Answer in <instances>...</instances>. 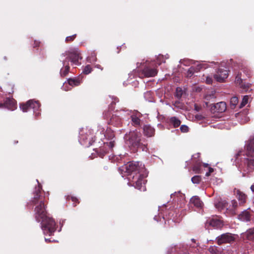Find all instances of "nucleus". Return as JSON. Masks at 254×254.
<instances>
[{
  "mask_svg": "<svg viewBox=\"0 0 254 254\" xmlns=\"http://www.w3.org/2000/svg\"><path fill=\"white\" fill-rule=\"evenodd\" d=\"M203 166L204 167H207L208 166V164L204 163Z\"/></svg>",
  "mask_w": 254,
  "mask_h": 254,
  "instance_id": "nucleus-53",
  "label": "nucleus"
},
{
  "mask_svg": "<svg viewBox=\"0 0 254 254\" xmlns=\"http://www.w3.org/2000/svg\"><path fill=\"white\" fill-rule=\"evenodd\" d=\"M142 73L144 76L153 77L157 74V71L155 68H150L146 67L142 70Z\"/></svg>",
  "mask_w": 254,
  "mask_h": 254,
  "instance_id": "nucleus-16",
  "label": "nucleus"
},
{
  "mask_svg": "<svg viewBox=\"0 0 254 254\" xmlns=\"http://www.w3.org/2000/svg\"><path fill=\"white\" fill-rule=\"evenodd\" d=\"M238 103V98L237 97L234 96L230 99V106L231 108H234Z\"/></svg>",
  "mask_w": 254,
  "mask_h": 254,
  "instance_id": "nucleus-28",
  "label": "nucleus"
},
{
  "mask_svg": "<svg viewBox=\"0 0 254 254\" xmlns=\"http://www.w3.org/2000/svg\"><path fill=\"white\" fill-rule=\"evenodd\" d=\"M201 165L200 162L197 161L193 165L192 170L195 173H200L201 172Z\"/></svg>",
  "mask_w": 254,
  "mask_h": 254,
  "instance_id": "nucleus-27",
  "label": "nucleus"
},
{
  "mask_svg": "<svg viewBox=\"0 0 254 254\" xmlns=\"http://www.w3.org/2000/svg\"><path fill=\"white\" fill-rule=\"evenodd\" d=\"M80 59H81V58L80 56V52L77 48H70L62 54L60 58V60L63 64V67L60 70L61 76H65L69 72V61L73 64L77 65L80 64L79 60Z\"/></svg>",
  "mask_w": 254,
  "mask_h": 254,
  "instance_id": "nucleus-3",
  "label": "nucleus"
},
{
  "mask_svg": "<svg viewBox=\"0 0 254 254\" xmlns=\"http://www.w3.org/2000/svg\"><path fill=\"white\" fill-rule=\"evenodd\" d=\"M101 129V132H104V129L103 128H102Z\"/></svg>",
  "mask_w": 254,
  "mask_h": 254,
  "instance_id": "nucleus-54",
  "label": "nucleus"
},
{
  "mask_svg": "<svg viewBox=\"0 0 254 254\" xmlns=\"http://www.w3.org/2000/svg\"><path fill=\"white\" fill-rule=\"evenodd\" d=\"M92 71V68L90 65H87L83 70V72L85 74L90 73Z\"/></svg>",
  "mask_w": 254,
  "mask_h": 254,
  "instance_id": "nucleus-33",
  "label": "nucleus"
},
{
  "mask_svg": "<svg viewBox=\"0 0 254 254\" xmlns=\"http://www.w3.org/2000/svg\"><path fill=\"white\" fill-rule=\"evenodd\" d=\"M71 198H72V200L73 201H74L75 200H77V199L76 198H75V197H72Z\"/></svg>",
  "mask_w": 254,
  "mask_h": 254,
  "instance_id": "nucleus-51",
  "label": "nucleus"
},
{
  "mask_svg": "<svg viewBox=\"0 0 254 254\" xmlns=\"http://www.w3.org/2000/svg\"><path fill=\"white\" fill-rule=\"evenodd\" d=\"M140 117V113L138 112H136L133 115H131V119L132 122L134 126H139L140 125V120L139 119V117Z\"/></svg>",
  "mask_w": 254,
  "mask_h": 254,
  "instance_id": "nucleus-23",
  "label": "nucleus"
},
{
  "mask_svg": "<svg viewBox=\"0 0 254 254\" xmlns=\"http://www.w3.org/2000/svg\"><path fill=\"white\" fill-rule=\"evenodd\" d=\"M40 106L38 101L30 100L26 104H20V108L24 112H27L29 109H33L35 116H38L40 114L38 111Z\"/></svg>",
  "mask_w": 254,
  "mask_h": 254,
  "instance_id": "nucleus-6",
  "label": "nucleus"
},
{
  "mask_svg": "<svg viewBox=\"0 0 254 254\" xmlns=\"http://www.w3.org/2000/svg\"><path fill=\"white\" fill-rule=\"evenodd\" d=\"M239 168L243 169L245 172H252L254 170V159L244 158V160L239 164Z\"/></svg>",
  "mask_w": 254,
  "mask_h": 254,
  "instance_id": "nucleus-10",
  "label": "nucleus"
},
{
  "mask_svg": "<svg viewBox=\"0 0 254 254\" xmlns=\"http://www.w3.org/2000/svg\"><path fill=\"white\" fill-rule=\"evenodd\" d=\"M209 224L210 226L214 228L219 229L222 227L223 224L221 221L217 219H211L209 221Z\"/></svg>",
  "mask_w": 254,
  "mask_h": 254,
  "instance_id": "nucleus-20",
  "label": "nucleus"
},
{
  "mask_svg": "<svg viewBox=\"0 0 254 254\" xmlns=\"http://www.w3.org/2000/svg\"><path fill=\"white\" fill-rule=\"evenodd\" d=\"M154 219L155 220H156L157 221H159V219H158V216H155L154 217Z\"/></svg>",
  "mask_w": 254,
  "mask_h": 254,
  "instance_id": "nucleus-47",
  "label": "nucleus"
},
{
  "mask_svg": "<svg viewBox=\"0 0 254 254\" xmlns=\"http://www.w3.org/2000/svg\"><path fill=\"white\" fill-rule=\"evenodd\" d=\"M223 204V207H226V206H225V203H223V204Z\"/></svg>",
  "mask_w": 254,
  "mask_h": 254,
  "instance_id": "nucleus-55",
  "label": "nucleus"
},
{
  "mask_svg": "<svg viewBox=\"0 0 254 254\" xmlns=\"http://www.w3.org/2000/svg\"><path fill=\"white\" fill-rule=\"evenodd\" d=\"M241 70V71H239L236 75L235 83L245 91H248L250 84L246 83L244 81H245L247 78L251 77V71L247 67L242 68Z\"/></svg>",
  "mask_w": 254,
  "mask_h": 254,
  "instance_id": "nucleus-4",
  "label": "nucleus"
},
{
  "mask_svg": "<svg viewBox=\"0 0 254 254\" xmlns=\"http://www.w3.org/2000/svg\"><path fill=\"white\" fill-rule=\"evenodd\" d=\"M212 78L210 76H206V83L207 84H211L212 83Z\"/></svg>",
  "mask_w": 254,
  "mask_h": 254,
  "instance_id": "nucleus-37",
  "label": "nucleus"
},
{
  "mask_svg": "<svg viewBox=\"0 0 254 254\" xmlns=\"http://www.w3.org/2000/svg\"><path fill=\"white\" fill-rule=\"evenodd\" d=\"M169 123L174 127H179L181 124V121L176 117H172L169 118Z\"/></svg>",
  "mask_w": 254,
  "mask_h": 254,
  "instance_id": "nucleus-24",
  "label": "nucleus"
},
{
  "mask_svg": "<svg viewBox=\"0 0 254 254\" xmlns=\"http://www.w3.org/2000/svg\"><path fill=\"white\" fill-rule=\"evenodd\" d=\"M36 181L38 183V187L35 188L34 197L32 200L33 204L36 205L34 210L35 218L37 222H41V227L44 234L50 236L53 235L56 230V223L52 218L47 215L44 198L40 194L41 186L38 180Z\"/></svg>",
  "mask_w": 254,
  "mask_h": 254,
  "instance_id": "nucleus-1",
  "label": "nucleus"
},
{
  "mask_svg": "<svg viewBox=\"0 0 254 254\" xmlns=\"http://www.w3.org/2000/svg\"><path fill=\"white\" fill-rule=\"evenodd\" d=\"M237 194V197L239 200L240 201V203H244L246 202V195L245 194L240 191L239 190H237L236 191Z\"/></svg>",
  "mask_w": 254,
  "mask_h": 254,
  "instance_id": "nucleus-25",
  "label": "nucleus"
},
{
  "mask_svg": "<svg viewBox=\"0 0 254 254\" xmlns=\"http://www.w3.org/2000/svg\"><path fill=\"white\" fill-rule=\"evenodd\" d=\"M113 100H114V101L115 102H118L119 100L116 97H113Z\"/></svg>",
  "mask_w": 254,
  "mask_h": 254,
  "instance_id": "nucleus-46",
  "label": "nucleus"
},
{
  "mask_svg": "<svg viewBox=\"0 0 254 254\" xmlns=\"http://www.w3.org/2000/svg\"><path fill=\"white\" fill-rule=\"evenodd\" d=\"M237 236L231 233H225L218 236L216 238V240L218 245L225 243L231 244L233 243L236 239Z\"/></svg>",
  "mask_w": 254,
  "mask_h": 254,
  "instance_id": "nucleus-7",
  "label": "nucleus"
},
{
  "mask_svg": "<svg viewBox=\"0 0 254 254\" xmlns=\"http://www.w3.org/2000/svg\"><path fill=\"white\" fill-rule=\"evenodd\" d=\"M249 100V96L246 95L245 96L242 101V102L240 104V108H242L244 107L248 102Z\"/></svg>",
  "mask_w": 254,
  "mask_h": 254,
  "instance_id": "nucleus-30",
  "label": "nucleus"
},
{
  "mask_svg": "<svg viewBox=\"0 0 254 254\" xmlns=\"http://www.w3.org/2000/svg\"><path fill=\"white\" fill-rule=\"evenodd\" d=\"M143 129L144 134L147 137L153 136L155 134V129L150 125H145Z\"/></svg>",
  "mask_w": 254,
  "mask_h": 254,
  "instance_id": "nucleus-17",
  "label": "nucleus"
},
{
  "mask_svg": "<svg viewBox=\"0 0 254 254\" xmlns=\"http://www.w3.org/2000/svg\"><path fill=\"white\" fill-rule=\"evenodd\" d=\"M141 134L137 130L130 131L128 135L126 134V138L127 139V142L130 146L139 147L141 143Z\"/></svg>",
  "mask_w": 254,
  "mask_h": 254,
  "instance_id": "nucleus-5",
  "label": "nucleus"
},
{
  "mask_svg": "<svg viewBox=\"0 0 254 254\" xmlns=\"http://www.w3.org/2000/svg\"><path fill=\"white\" fill-rule=\"evenodd\" d=\"M104 136L109 141V142L106 143V145L108 146L109 149H112L115 146V139H114V133L110 130H107L106 131V133L104 134Z\"/></svg>",
  "mask_w": 254,
  "mask_h": 254,
  "instance_id": "nucleus-13",
  "label": "nucleus"
},
{
  "mask_svg": "<svg viewBox=\"0 0 254 254\" xmlns=\"http://www.w3.org/2000/svg\"><path fill=\"white\" fill-rule=\"evenodd\" d=\"M113 103L115 104V103H116V102H115V101H112V103H111V104H113Z\"/></svg>",
  "mask_w": 254,
  "mask_h": 254,
  "instance_id": "nucleus-56",
  "label": "nucleus"
},
{
  "mask_svg": "<svg viewBox=\"0 0 254 254\" xmlns=\"http://www.w3.org/2000/svg\"><path fill=\"white\" fill-rule=\"evenodd\" d=\"M213 171V169L211 167H209V171L206 173L205 176H209L210 175V173H212Z\"/></svg>",
  "mask_w": 254,
  "mask_h": 254,
  "instance_id": "nucleus-39",
  "label": "nucleus"
},
{
  "mask_svg": "<svg viewBox=\"0 0 254 254\" xmlns=\"http://www.w3.org/2000/svg\"><path fill=\"white\" fill-rule=\"evenodd\" d=\"M106 154V152L104 151H103V152L101 151V150H100V152H99V155L100 157L103 158L104 156Z\"/></svg>",
  "mask_w": 254,
  "mask_h": 254,
  "instance_id": "nucleus-41",
  "label": "nucleus"
},
{
  "mask_svg": "<svg viewBox=\"0 0 254 254\" xmlns=\"http://www.w3.org/2000/svg\"><path fill=\"white\" fill-rule=\"evenodd\" d=\"M35 44L36 45L35 46H37L39 45V43L38 42L35 41Z\"/></svg>",
  "mask_w": 254,
  "mask_h": 254,
  "instance_id": "nucleus-52",
  "label": "nucleus"
},
{
  "mask_svg": "<svg viewBox=\"0 0 254 254\" xmlns=\"http://www.w3.org/2000/svg\"><path fill=\"white\" fill-rule=\"evenodd\" d=\"M3 107L8 110H14L16 108L15 101L12 98H6L4 104H0V108Z\"/></svg>",
  "mask_w": 254,
  "mask_h": 254,
  "instance_id": "nucleus-14",
  "label": "nucleus"
},
{
  "mask_svg": "<svg viewBox=\"0 0 254 254\" xmlns=\"http://www.w3.org/2000/svg\"><path fill=\"white\" fill-rule=\"evenodd\" d=\"M170 254H187V247L181 244L176 246L172 249Z\"/></svg>",
  "mask_w": 254,
  "mask_h": 254,
  "instance_id": "nucleus-15",
  "label": "nucleus"
},
{
  "mask_svg": "<svg viewBox=\"0 0 254 254\" xmlns=\"http://www.w3.org/2000/svg\"><path fill=\"white\" fill-rule=\"evenodd\" d=\"M162 59H163V56L162 55H159L158 57V59H157V63H158V64H161V60H162Z\"/></svg>",
  "mask_w": 254,
  "mask_h": 254,
  "instance_id": "nucleus-40",
  "label": "nucleus"
},
{
  "mask_svg": "<svg viewBox=\"0 0 254 254\" xmlns=\"http://www.w3.org/2000/svg\"><path fill=\"white\" fill-rule=\"evenodd\" d=\"M211 97V95H206L205 98L206 100L209 99V98Z\"/></svg>",
  "mask_w": 254,
  "mask_h": 254,
  "instance_id": "nucleus-49",
  "label": "nucleus"
},
{
  "mask_svg": "<svg viewBox=\"0 0 254 254\" xmlns=\"http://www.w3.org/2000/svg\"><path fill=\"white\" fill-rule=\"evenodd\" d=\"M238 217L239 219L243 221L248 222L251 220V214L247 210L242 212Z\"/></svg>",
  "mask_w": 254,
  "mask_h": 254,
  "instance_id": "nucleus-22",
  "label": "nucleus"
},
{
  "mask_svg": "<svg viewBox=\"0 0 254 254\" xmlns=\"http://www.w3.org/2000/svg\"><path fill=\"white\" fill-rule=\"evenodd\" d=\"M251 189L252 191L254 192V184L251 186Z\"/></svg>",
  "mask_w": 254,
  "mask_h": 254,
  "instance_id": "nucleus-45",
  "label": "nucleus"
},
{
  "mask_svg": "<svg viewBox=\"0 0 254 254\" xmlns=\"http://www.w3.org/2000/svg\"><path fill=\"white\" fill-rule=\"evenodd\" d=\"M246 155L247 157L253 158L254 156V135L251 136L245 145Z\"/></svg>",
  "mask_w": 254,
  "mask_h": 254,
  "instance_id": "nucleus-12",
  "label": "nucleus"
},
{
  "mask_svg": "<svg viewBox=\"0 0 254 254\" xmlns=\"http://www.w3.org/2000/svg\"><path fill=\"white\" fill-rule=\"evenodd\" d=\"M180 129L182 132H187L189 131V127L186 125H182Z\"/></svg>",
  "mask_w": 254,
  "mask_h": 254,
  "instance_id": "nucleus-35",
  "label": "nucleus"
},
{
  "mask_svg": "<svg viewBox=\"0 0 254 254\" xmlns=\"http://www.w3.org/2000/svg\"><path fill=\"white\" fill-rule=\"evenodd\" d=\"M45 240L46 242H51L52 241L50 240V239H47V238H45Z\"/></svg>",
  "mask_w": 254,
  "mask_h": 254,
  "instance_id": "nucleus-48",
  "label": "nucleus"
},
{
  "mask_svg": "<svg viewBox=\"0 0 254 254\" xmlns=\"http://www.w3.org/2000/svg\"><path fill=\"white\" fill-rule=\"evenodd\" d=\"M75 36H76V34L70 36H68L66 38L65 41L66 42L73 41L74 39V38H75Z\"/></svg>",
  "mask_w": 254,
  "mask_h": 254,
  "instance_id": "nucleus-36",
  "label": "nucleus"
},
{
  "mask_svg": "<svg viewBox=\"0 0 254 254\" xmlns=\"http://www.w3.org/2000/svg\"><path fill=\"white\" fill-rule=\"evenodd\" d=\"M183 94V91L182 89L180 87H177L176 88V96L178 98L180 99L181 98Z\"/></svg>",
  "mask_w": 254,
  "mask_h": 254,
  "instance_id": "nucleus-31",
  "label": "nucleus"
},
{
  "mask_svg": "<svg viewBox=\"0 0 254 254\" xmlns=\"http://www.w3.org/2000/svg\"><path fill=\"white\" fill-rule=\"evenodd\" d=\"M88 132L89 134L86 132V135L82 133H80L79 141L82 145L85 147L90 146L94 141V137L92 133V131L89 130Z\"/></svg>",
  "mask_w": 254,
  "mask_h": 254,
  "instance_id": "nucleus-8",
  "label": "nucleus"
},
{
  "mask_svg": "<svg viewBox=\"0 0 254 254\" xmlns=\"http://www.w3.org/2000/svg\"><path fill=\"white\" fill-rule=\"evenodd\" d=\"M241 153V151H240V152H238V153L236 155V161H238V163H239V157L240 156Z\"/></svg>",
  "mask_w": 254,
  "mask_h": 254,
  "instance_id": "nucleus-43",
  "label": "nucleus"
},
{
  "mask_svg": "<svg viewBox=\"0 0 254 254\" xmlns=\"http://www.w3.org/2000/svg\"><path fill=\"white\" fill-rule=\"evenodd\" d=\"M126 114L124 110L120 111L113 114L110 118L109 124L115 126H120L122 124V119H123Z\"/></svg>",
  "mask_w": 254,
  "mask_h": 254,
  "instance_id": "nucleus-9",
  "label": "nucleus"
},
{
  "mask_svg": "<svg viewBox=\"0 0 254 254\" xmlns=\"http://www.w3.org/2000/svg\"><path fill=\"white\" fill-rule=\"evenodd\" d=\"M95 66L97 68H99L101 69V70H103V68L99 64H96Z\"/></svg>",
  "mask_w": 254,
  "mask_h": 254,
  "instance_id": "nucleus-44",
  "label": "nucleus"
},
{
  "mask_svg": "<svg viewBox=\"0 0 254 254\" xmlns=\"http://www.w3.org/2000/svg\"><path fill=\"white\" fill-rule=\"evenodd\" d=\"M214 110L215 112L222 113L226 110V105L224 102H220L214 105Z\"/></svg>",
  "mask_w": 254,
  "mask_h": 254,
  "instance_id": "nucleus-18",
  "label": "nucleus"
},
{
  "mask_svg": "<svg viewBox=\"0 0 254 254\" xmlns=\"http://www.w3.org/2000/svg\"><path fill=\"white\" fill-rule=\"evenodd\" d=\"M201 180V177L199 176H194L191 178V182L193 184H198Z\"/></svg>",
  "mask_w": 254,
  "mask_h": 254,
  "instance_id": "nucleus-32",
  "label": "nucleus"
},
{
  "mask_svg": "<svg viewBox=\"0 0 254 254\" xmlns=\"http://www.w3.org/2000/svg\"><path fill=\"white\" fill-rule=\"evenodd\" d=\"M191 241H193V242H194L195 240H194V239H191Z\"/></svg>",
  "mask_w": 254,
  "mask_h": 254,
  "instance_id": "nucleus-58",
  "label": "nucleus"
},
{
  "mask_svg": "<svg viewBox=\"0 0 254 254\" xmlns=\"http://www.w3.org/2000/svg\"><path fill=\"white\" fill-rule=\"evenodd\" d=\"M195 156H197V157H199V154H198H198H197L194 155H193V156H192V157H193V158H195Z\"/></svg>",
  "mask_w": 254,
  "mask_h": 254,
  "instance_id": "nucleus-50",
  "label": "nucleus"
},
{
  "mask_svg": "<svg viewBox=\"0 0 254 254\" xmlns=\"http://www.w3.org/2000/svg\"><path fill=\"white\" fill-rule=\"evenodd\" d=\"M176 104H177V102H176L174 105L175 106H176Z\"/></svg>",
  "mask_w": 254,
  "mask_h": 254,
  "instance_id": "nucleus-57",
  "label": "nucleus"
},
{
  "mask_svg": "<svg viewBox=\"0 0 254 254\" xmlns=\"http://www.w3.org/2000/svg\"><path fill=\"white\" fill-rule=\"evenodd\" d=\"M196 68L193 66H191L188 70L187 76L188 77H190L193 73L196 71Z\"/></svg>",
  "mask_w": 254,
  "mask_h": 254,
  "instance_id": "nucleus-29",
  "label": "nucleus"
},
{
  "mask_svg": "<svg viewBox=\"0 0 254 254\" xmlns=\"http://www.w3.org/2000/svg\"><path fill=\"white\" fill-rule=\"evenodd\" d=\"M231 204L233 208H236L237 206V202L235 200H232L231 201Z\"/></svg>",
  "mask_w": 254,
  "mask_h": 254,
  "instance_id": "nucleus-38",
  "label": "nucleus"
},
{
  "mask_svg": "<svg viewBox=\"0 0 254 254\" xmlns=\"http://www.w3.org/2000/svg\"><path fill=\"white\" fill-rule=\"evenodd\" d=\"M87 60L90 63L96 61V58L95 54H94V53L92 54L90 57H88Z\"/></svg>",
  "mask_w": 254,
  "mask_h": 254,
  "instance_id": "nucleus-34",
  "label": "nucleus"
},
{
  "mask_svg": "<svg viewBox=\"0 0 254 254\" xmlns=\"http://www.w3.org/2000/svg\"><path fill=\"white\" fill-rule=\"evenodd\" d=\"M68 83L70 86H78L81 83L79 78H69L68 79Z\"/></svg>",
  "mask_w": 254,
  "mask_h": 254,
  "instance_id": "nucleus-26",
  "label": "nucleus"
},
{
  "mask_svg": "<svg viewBox=\"0 0 254 254\" xmlns=\"http://www.w3.org/2000/svg\"><path fill=\"white\" fill-rule=\"evenodd\" d=\"M242 235L244 238L250 241H254V228L249 229Z\"/></svg>",
  "mask_w": 254,
  "mask_h": 254,
  "instance_id": "nucleus-19",
  "label": "nucleus"
},
{
  "mask_svg": "<svg viewBox=\"0 0 254 254\" xmlns=\"http://www.w3.org/2000/svg\"><path fill=\"white\" fill-rule=\"evenodd\" d=\"M103 114H104V116L105 118H106V119H108L110 117V114H109L108 112L107 113L104 112L103 113Z\"/></svg>",
  "mask_w": 254,
  "mask_h": 254,
  "instance_id": "nucleus-42",
  "label": "nucleus"
},
{
  "mask_svg": "<svg viewBox=\"0 0 254 254\" xmlns=\"http://www.w3.org/2000/svg\"><path fill=\"white\" fill-rule=\"evenodd\" d=\"M190 202L196 207L201 208L203 206V203L200 198L197 196L192 197L190 200Z\"/></svg>",
  "mask_w": 254,
  "mask_h": 254,
  "instance_id": "nucleus-21",
  "label": "nucleus"
},
{
  "mask_svg": "<svg viewBox=\"0 0 254 254\" xmlns=\"http://www.w3.org/2000/svg\"><path fill=\"white\" fill-rule=\"evenodd\" d=\"M228 72L226 68L219 67L214 74V78L218 82H223L228 77Z\"/></svg>",
  "mask_w": 254,
  "mask_h": 254,
  "instance_id": "nucleus-11",
  "label": "nucleus"
},
{
  "mask_svg": "<svg viewBox=\"0 0 254 254\" xmlns=\"http://www.w3.org/2000/svg\"><path fill=\"white\" fill-rule=\"evenodd\" d=\"M125 176H127L129 181V186H133L136 189L140 191L146 190L145 183L146 182L145 177L146 174L145 173L144 165L140 162H130L125 167L119 169V171H124Z\"/></svg>",
  "mask_w": 254,
  "mask_h": 254,
  "instance_id": "nucleus-2",
  "label": "nucleus"
}]
</instances>
